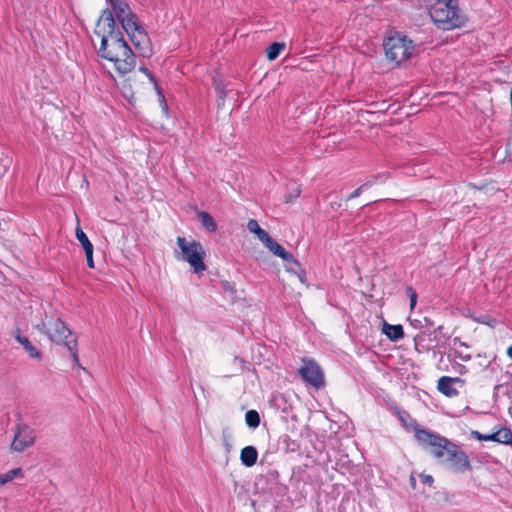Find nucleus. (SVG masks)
I'll return each instance as SVG.
<instances>
[{"instance_id":"1","label":"nucleus","mask_w":512,"mask_h":512,"mask_svg":"<svg viewBox=\"0 0 512 512\" xmlns=\"http://www.w3.org/2000/svg\"><path fill=\"white\" fill-rule=\"evenodd\" d=\"M94 33L100 38L98 55L113 63L115 69L122 75L131 72L136 64L135 54L124 39L122 31L117 27L111 11H102Z\"/></svg>"},{"instance_id":"2","label":"nucleus","mask_w":512,"mask_h":512,"mask_svg":"<svg viewBox=\"0 0 512 512\" xmlns=\"http://www.w3.org/2000/svg\"><path fill=\"white\" fill-rule=\"evenodd\" d=\"M429 15L433 22L443 30L459 28L465 23L457 0H435L429 7Z\"/></svg>"},{"instance_id":"3","label":"nucleus","mask_w":512,"mask_h":512,"mask_svg":"<svg viewBox=\"0 0 512 512\" xmlns=\"http://www.w3.org/2000/svg\"><path fill=\"white\" fill-rule=\"evenodd\" d=\"M411 427L415 431V439L423 448H429L431 454L441 463H445L449 451L454 449L455 445L440 434L431 432L418 427L416 420H412Z\"/></svg>"},{"instance_id":"4","label":"nucleus","mask_w":512,"mask_h":512,"mask_svg":"<svg viewBox=\"0 0 512 512\" xmlns=\"http://www.w3.org/2000/svg\"><path fill=\"white\" fill-rule=\"evenodd\" d=\"M383 48L387 60L396 65L407 61L415 51L413 41L400 32L385 37Z\"/></svg>"},{"instance_id":"5","label":"nucleus","mask_w":512,"mask_h":512,"mask_svg":"<svg viewBox=\"0 0 512 512\" xmlns=\"http://www.w3.org/2000/svg\"><path fill=\"white\" fill-rule=\"evenodd\" d=\"M38 327L52 342L65 345L67 350L71 353L74 362L78 363L77 340L75 338L69 341L67 340V338L71 336V331L62 320L58 318L48 324L42 323V325Z\"/></svg>"},{"instance_id":"6","label":"nucleus","mask_w":512,"mask_h":512,"mask_svg":"<svg viewBox=\"0 0 512 512\" xmlns=\"http://www.w3.org/2000/svg\"><path fill=\"white\" fill-rule=\"evenodd\" d=\"M177 245L180 248L183 259L193 268L195 273H201L206 269L204 264L205 251L198 241H187L185 237H177Z\"/></svg>"},{"instance_id":"7","label":"nucleus","mask_w":512,"mask_h":512,"mask_svg":"<svg viewBox=\"0 0 512 512\" xmlns=\"http://www.w3.org/2000/svg\"><path fill=\"white\" fill-rule=\"evenodd\" d=\"M129 24V26H122V29L129 36L138 54L142 57H150L152 55V44L146 30L139 23L138 18Z\"/></svg>"},{"instance_id":"8","label":"nucleus","mask_w":512,"mask_h":512,"mask_svg":"<svg viewBox=\"0 0 512 512\" xmlns=\"http://www.w3.org/2000/svg\"><path fill=\"white\" fill-rule=\"evenodd\" d=\"M298 373L306 385L317 390L325 386L324 372L314 359L303 358Z\"/></svg>"},{"instance_id":"9","label":"nucleus","mask_w":512,"mask_h":512,"mask_svg":"<svg viewBox=\"0 0 512 512\" xmlns=\"http://www.w3.org/2000/svg\"><path fill=\"white\" fill-rule=\"evenodd\" d=\"M110 5L109 9L114 17L121 24V27L129 26L130 22L136 20L138 17L132 12L126 0H106Z\"/></svg>"},{"instance_id":"10","label":"nucleus","mask_w":512,"mask_h":512,"mask_svg":"<svg viewBox=\"0 0 512 512\" xmlns=\"http://www.w3.org/2000/svg\"><path fill=\"white\" fill-rule=\"evenodd\" d=\"M35 442V435L25 424H18L16 432L11 443V449L16 452H22L26 448L32 446Z\"/></svg>"},{"instance_id":"11","label":"nucleus","mask_w":512,"mask_h":512,"mask_svg":"<svg viewBox=\"0 0 512 512\" xmlns=\"http://www.w3.org/2000/svg\"><path fill=\"white\" fill-rule=\"evenodd\" d=\"M445 462H448L450 468L458 473L469 471L472 468L468 455L463 450H460L457 445L449 451Z\"/></svg>"},{"instance_id":"12","label":"nucleus","mask_w":512,"mask_h":512,"mask_svg":"<svg viewBox=\"0 0 512 512\" xmlns=\"http://www.w3.org/2000/svg\"><path fill=\"white\" fill-rule=\"evenodd\" d=\"M456 383L463 385L464 380L458 377L443 376L438 380L437 389L445 396L454 397L458 395V390L454 387Z\"/></svg>"},{"instance_id":"13","label":"nucleus","mask_w":512,"mask_h":512,"mask_svg":"<svg viewBox=\"0 0 512 512\" xmlns=\"http://www.w3.org/2000/svg\"><path fill=\"white\" fill-rule=\"evenodd\" d=\"M14 337L23 346L30 358L37 360L42 358L41 352L31 343L28 337L22 335L19 328L14 331Z\"/></svg>"},{"instance_id":"14","label":"nucleus","mask_w":512,"mask_h":512,"mask_svg":"<svg viewBox=\"0 0 512 512\" xmlns=\"http://www.w3.org/2000/svg\"><path fill=\"white\" fill-rule=\"evenodd\" d=\"M258 459V451L254 446H246L241 450L240 460L246 467H252Z\"/></svg>"},{"instance_id":"15","label":"nucleus","mask_w":512,"mask_h":512,"mask_svg":"<svg viewBox=\"0 0 512 512\" xmlns=\"http://www.w3.org/2000/svg\"><path fill=\"white\" fill-rule=\"evenodd\" d=\"M382 332L391 341H399L404 337V330L402 325H391L388 323L383 324Z\"/></svg>"},{"instance_id":"16","label":"nucleus","mask_w":512,"mask_h":512,"mask_svg":"<svg viewBox=\"0 0 512 512\" xmlns=\"http://www.w3.org/2000/svg\"><path fill=\"white\" fill-rule=\"evenodd\" d=\"M197 219L200 221L201 225L209 232H215L217 230V224L213 217L205 211H200L197 213Z\"/></svg>"},{"instance_id":"17","label":"nucleus","mask_w":512,"mask_h":512,"mask_svg":"<svg viewBox=\"0 0 512 512\" xmlns=\"http://www.w3.org/2000/svg\"><path fill=\"white\" fill-rule=\"evenodd\" d=\"M247 229L251 232V233H254L256 234L257 238L262 242L264 243L269 237L270 235L264 230L262 229L258 222L254 219H251L248 221L247 223Z\"/></svg>"},{"instance_id":"18","label":"nucleus","mask_w":512,"mask_h":512,"mask_svg":"<svg viewBox=\"0 0 512 512\" xmlns=\"http://www.w3.org/2000/svg\"><path fill=\"white\" fill-rule=\"evenodd\" d=\"M284 49H285V43H283V42H273L267 48V58L270 61L275 60Z\"/></svg>"},{"instance_id":"19","label":"nucleus","mask_w":512,"mask_h":512,"mask_svg":"<svg viewBox=\"0 0 512 512\" xmlns=\"http://www.w3.org/2000/svg\"><path fill=\"white\" fill-rule=\"evenodd\" d=\"M265 247L269 249L274 255L282 258L285 253V249L277 243L271 236L263 243Z\"/></svg>"},{"instance_id":"20","label":"nucleus","mask_w":512,"mask_h":512,"mask_svg":"<svg viewBox=\"0 0 512 512\" xmlns=\"http://www.w3.org/2000/svg\"><path fill=\"white\" fill-rule=\"evenodd\" d=\"M76 238L81 243L85 252H89L93 249V245L88 239L85 232L78 226L75 230Z\"/></svg>"},{"instance_id":"21","label":"nucleus","mask_w":512,"mask_h":512,"mask_svg":"<svg viewBox=\"0 0 512 512\" xmlns=\"http://www.w3.org/2000/svg\"><path fill=\"white\" fill-rule=\"evenodd\" d=\"M22 475L21 468H14L6 473L0 474V487L12 481L14 478Z\"/></svg>"},{"instance_id":"22","label":"nucleus","mask_w":512,"mask_h":512,"mask_svg":"<svg viewBox=\"0 0 512 512\" xmlns=\"http://www.w3.org/2000/svg\"><path fill=\"white\" fill-rule=\"evenodd\" d=\"M246 424L250 428H257L260 424V416L256 410H249L245 414Z\"/></svg>"},{"instance_id":"23","label":"nucleus","mask_w":512,"mask_h":512,"mask_svg":"<svg viewBox=\"0 0 512 512\" xmlns=\"http://www.w3.org/2000/svg\"><path fill=\"white\" fill-rule=\"evenodd\" d=\"M498 443L512 446V431L508 428H501L498 431Z\"/></svg>"},{"instance_id":"24","label":"nucleus","mask_w":512,"mask_h":512,"mask_svg":"<svg viewBox=\"0 0 512 512\" xmlns=\"http://www.w3.org/2000/svg\"><path fill=\"white\" fill-rule=\"evenodd\" d=\"M214 87H215V90H216V93H217V97H218V100H219V105H221L226 96H227V91L225 89V86L223 84V82L221 80H218V79H214Z\"/></svg>"},{"instance_id":"25","label":"nucleus","mask_w":512,"mask_h":512,"mask_svg":"<svg viewBox=\"0 0 512 512\" xmlns=\"http://www.w3.org/2000/svg\"><path fill=\"white\" fill-rule=\"evenodd\" d=\"M139 70H140L142 73H144V74L149 78V80H150L152 83H154V85H155V89H156V91H157V93H158L159 97L161 98V100H162V101H164V95H163V93H162L161 89L159 88V86H158V84H157V82H156V79H155V77L152 75V73H151V72H150L146 67H144V66H143V67H140V68H139Z\"/></svg>"},{"instance_id":"26","label":"nucleus","mask_w":512,"mask_h":512,"mask_svg":"<svg viewBox=\"0 0 512 512\" xmlns=\"http://www.w3.org/2000/svg\"><path fill=\"white\" fill-rule=\"evenodd\" d=\"M373 184L372 181H367L364 184H362L360 187H358L356 190H354L348 197L347 200H351L354 198H357L361 195L364 189L371 187Z\"/></svg>"},{"instance_id":"27","label":"nucleus","mask_w":512,"mask_h":512,"mask_svg":"<svg viewBox=\"0 0 512 512\" xmlns=\"http://www.w3.org/2000/svg\"><path fill=\"white\" fill-rule=\"evenodd\" d=\"M406 292L410 298V307H411V309H413L416 305L417 293L415 292V290L412 287H407Z\"/></svg>"},{"instance_id":"28","label":"nucleus","mask_w":512,"mask_h":512,"mask_svg":"<svg viewBox=\"0 0 512 512\" xmlns=\"http://www.w3.org/2000/svg\"><path fill=\"white\" fill-rule=\"evenodd\" d=\"M470 435L472 438L478 440V441H488L489 434H481L477 430H472L470 432Z\"/></svg>"},{"instance_id":"29","label":"nucleus","mask_w":512,"mask_h":512,"mask_svg":"<svg viewBox=\"0 0 512 512\" xmlns=\"http://www.w3.org/2000/svg\"><path fill=\"white\" fill-rule=\"evenodd\" d=\"M281 259L286 261V262H292V263H294L296 265H299L298 261L294 258V256L291 253L287 252V251H285V253H284V255L282 256Z\"/></svg>"},{"instance_id":"30","label":"nucleus","mask_w":512,"mask_h":512,"mask_svg":"<svg viewBox=\"0 0 512 512\" xmlns=\"http://www.w3.org/2000/svg\"><path fill=\"white\" fill-rule=\"evenodd\" d=\"M85 255H86L87 266L89 268H94L93 249L90 250L89 252H85Z\"/></svg>"},{"instance_id":"31","label":"nucleus","mask_w":512,"mask_h":512,"mask_svg":"<svg viewBox=\"0 0 512 512\" xmlns=\"http://www.w3.org/2000/svg\"><path fill=\"white\" fill-rule=\"evenodd\" d=\"M423 482L428 484V485H432V483L434 482V479L431 475H424L423 476Z\"/></svg>"},{"instance_id":"32","label":"nucleus","mask_w":512,"mask_h":512,"mask_svg":"<svg viewBox=\"0 0 512 512\" xmlns=\"http://www.w3.org/2000/svg\"><path fill=\"white\" fill-rule=\"evenodd\" d=\"M498 432L489 434L488 441L498 442Z\"/></svg>"},{"instance_id":"33","label":"nucleus","mask_w":512,"mask_h":512,"mask_svg":"<svg viewBox=\"0 0 512 512\" xmlns=\"http://www.w3.org/2000/svg\"><path fill=\"white\" fill-rule=\"evenodd\" d=\"M507 355L509 356V358L512 359V345L508 347L507 349Z\"/></svg>"},{"instance_id":"34","label":"nucleus","mask_w":512,"mask_h":512,"mask_svg":"<svg viewBox=\"0 0 512 512\" xmlns=\"http://www.w3.org/2000/svg\"><path fill=\"white\" fill-rule=\"evenodd\" d=\"M6 172V168L5 167H2L1 171H0V177H2Z\"/></svg>"},{"instance_id":"35","label":"nucleus","mask_w":512,"mask_h":512,"mask_svg":"<svg viewBox=\"0 0 512 512\" xmlns=\"http://www.w3.org/2000/svg\"><path fill=\"white\" fill-rule=\"evenodd\" d=\"M299 194H300V189H299V188H297V189H296V193H295L294 197H298V196H299Z\"/></svg>"},{"instance_id":"36","label":"nucleus","mask_w":512,"mask_h":512,"mask_svg":"<svg viewBox=\"0 0 512 512\" xmlns=\"http://www.w3.org/2000/svg\"><path fill=\"white\" fill-rule=\"evenodd\" d=\"M299 279L301 282H304V276L299 275Z\"/></svg>"},{"instance_id":"37","label":"nucleus","mask_w":512,"mask_h":512,"mask_svg":"<svg viewBox=\"0 0 512 512\" xmlns=\"http://www.w3.org/2000/svg\"><path fill=\"white\" fill-rule=\"evenodd\" d=\"M463 359L468 360V359H470V356L464 357Z\"/></svg>"}]
</instances>
